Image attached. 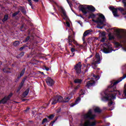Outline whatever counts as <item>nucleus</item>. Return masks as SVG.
<instances>
[{
	"mask_svg": "<svg viewBox=\"0 0 126 126\" xmlns=\"http://www.w3.org/2000/svg\"><path fill=\"white\" fill-rule=\"evenodd\" d=\"M79 8L80 10H81L82 12L84 13V14L89 13V11L94 12V11H95L96 10V9H95V7H94V6L88 5L81 6L79 7Z\"/></svg>",
	"mask_w": 126,
	"mask_h": 126,
	"instance_id": "1",
	"label": "nucleus"
},
{
	"mask_svg": "<svg viewBox=\"0 0 126 126\" xmlns=\"http://www.w3.org/2000/svg\"><path fill=\"white\" fill-rule=\"evenodd\" d=\"M100 78V77L99 76H95L94 74L91 75V77H89V79H90V81H89L87 82V87H89L90 86H93V85H94L95 84V81L96 80H98Z\"/></svg>",
	"mask_w": 126,
	"mask_h": 126,
	"instance_id": "2",
	"label": "nucleus"
},
{
	"mask_svg": "<svg viewBox=\"0 0 126 126\" xmlns=\"http://www.w3.org/2000/svg\"><path fill=\"white\" fill-rule=\"evenodd\" d=\"M98 16L96 21L93 20V21L97 23L98 26H105V17L102 14H98Z\"/></svg>",
	"mask_w": 126,
	"mask_h": 126,
	"instance_id": "3",
	"label": "nucleus"
},
{
	"mask_svg": "<svg viewBox=\"0 0 126 126\" xmlns=\"http://www.w3.org/2000/svg\"><path fill=\"white\" fill-rule=\"evenodd\" d=\"M114 92H113L111 94H108L106 93H105V96L104 97L105 100H107L108 101H112L113 99H115L116 98V94H119V95H121V94L120 93V92L119 91H112Z\"/></svg>",
	"mask_w": 126,
	"mask_h": 126,
	"instance_id": "4",
	"label": "nucleus"
},
{
	"mask_svg": "<svg viewBox=\"0 0 126 126\" xmlns=\"http://www.w3.org/2000/svg\"><path fill=\"white\" fill-rule=\"evenodd\" d=\"M85 120H95L96 115L93 114L92 111H89L88 112L84 115Z\"/></svg>",
	"mask_w": 126,
	"mask_h": 126,
	"instance_id": "5",
	"label": "nucleus"
},
{
	"mask_svg": "<svg viewBox=\"0 0 126 126\" xmlns=\"http://www.w3.org/2000/svg\"><path fill=\"white\" fill-rule=\"evenodd\" d=\"M99 62H100V55H99V54L96 53L95 55V59L92 63V66L94 68L97 67V64L99 63Z\"/></svg>",
	"mask_w": 126,
	"mask_h": 126,
	"instance_id": "6",
	"label": "nucleus"
},
{
	"mask_svg": "<svg viewBox=\"0 0 126 126\" xmlns=\"http://www.w3.org/2000/svg\"><path fill=\"white\" fill-rule=\"evenodd\" d=\"M97 125V121L94 120L93 122H90V120H87L83 124V126H95Z\"/></svg>",
	"mask_w": 126,
	"mask_h": 126,
	"instance_id": "7",
	"label": "nucleus"
},
{
	"mask_svg": "<svg viewBox=\"0 0 126 126\" xmlns=\"http://www.w3.org/2000/svg\"><path fill=\"white\" fill-rule=\"evenodd\" d=\"M71 42H73V44H74L75 45H76L77 46L79 45L78 44L76 41H75V40L74 39V37H73V36H72L71 34H69L68 36V43H69V45H71Z\"/></svg>",
	"mask_w": 126,
	"mask_h": 126,
	"instance_id": "8",
	"label": "nucleus"
},
{
	"mask_svg": "<svg viewBox=\"0 0 126 126\" xmlns=\"http://www.w3.org/2000/svg\"><path fill=\"white\" fill-rule=\"evenodd\" d=\"M75 70L77 73H80L81 71V63L79 62L76 65H75Z\"/></svg>",
	"mask_w": 126,
	"mask_h": 126,
	"instance_id": "9",
	"label": "nucleus"
},
{
	"mask_svg": "<svg viewBox=\"0 0 126 126\" xmlns=\"http://www.w3.org/2000/svg\"><path fill=\"white\" fill-rule=\"evenodd\" d=\"M46 83L48 86H52L54 84V80L51 77H48L46 79Z\"/></svg>",
	"mask_w": 126,
	"mask_h": 126,
	"instance_id": "10",
	"label": "nucleus"
},
{
	"mask_svg": "<svg viewBox=\"0 0 126 126\" xmlns=\"http://www.w3.org/2000/svg\"><path fill=\"white\" fill-rule=\"evenodd\" d=\"M114 32L117 35V36L118 38H123V36H122V35H121L120 34L121 33V32H122V30H121L120 29L114 28Z\"/></svg>",
	"mask_w": 126,
	"mask_h": 126,
	"instance_id": "11",
	"label": "nucleus"
},
{
	"mask_svg": "<svg viewBox=\"0 0 126 126\" xmlns=\"http://www.w3.org/2000/svg\"><path fill=\"white\" fill-rule=\"evenodd\" d=\"M109 8L110 9H111V10H112L113 15L115 17L119 16V15H118V9L114 8L113 7H110Z\"/></svg>",
	"mask_w": 126,
	"mask_h": 126,
	"instance_id": "12",
	"label": "nucleus"
},
{
	"mask_svg": "<svg viewBox=\"0 0 126 126\" xmlns=\"http://www.w3.org/2000/svg\"><path fill=\"white\" fill-rule=\"evenodd\" d=\"M91 32H92V30H87L84 32L83 36V41H84L85 39V37H86V36H88V35H90V34H91Z\"/></svg>",
	"mask_w": 126,
	"mask_h": 126,
	"instance_id": "13",
	"label": "nucleus"
},
{
	"mask_svg": "<svg viewBox=\"0 0 126 126\" xmlns=\"http://www.w3.org/2000/svg\"><path fill=\"white\" fill-rule=\"evenodd\" d=\"M100 36L101 38V41L105 42V40L106 39V32H103L100 33Z\"/></svg>",
	"mask_w": 126,
	"mask_h": 126,
	"instance_id": "14",
	"label": "nucleus"
},
{
	"mask_svg": "<svg viewBox=\"0 0 126 126\" xmlns=\"http://www.w3.org/2000/svg\"><path fill=\"white\" fill-rule=\"evenodd\" d=\"M119 10H120V11H121L122 13V14H123L124 15H126V8H125V9H124V8L123 7H119L118 8Z\"/></svg>",
	"mask_w": 126,
	"mask_h": 126,
	"instance_id": "15",
	"label": "nucleus"
},
{
	"mask_svg": "<svg viewBox=\"0 0 126 126\" xmlns=\"http://www.w3.org/2000/svg\"><path fill=\"white\" fill-rule=\"evenodd\" d=\"M72 98V95H70V96L68 97H66L64 99H63V103H66V102H68L70 99Z\"/></svg>",
	"mask_w": 126,
	"mask_h": 126,
	"instance_id": "16",
	"label": "nucleus"
},
{
	"mask_svg": "<svg viewBox=\"0 0 126 126\" xmlns=\"http://www.w3.org/2000/svg\"><path fill=\"white\" fill-rule=\"evenodd\" d=\"M79 101H80V97H78L77 98V99L76 100L75 103H71L70 104V107H74V106H75V105H76V104H78V102H79Z\"/></svg>",
	"mask_w": 126,
	"mask_h": 126,
	"instance_id": "17",
	"label": "nucleus"
},
{
	"mask_svg": "<svg viewBox=\"0 0 126 126\" xmlns=\"http://www.w3.org/2000/svg\"><path fill=\"white\" fill-rule=\"evenodd\" d=\"M8 100L6 98V96H5L2 99L0 100V104H5Z\"/></svg>",
	"mask_w": 126,
	"mask_h": 126,
	"instance_id": "18",
	"label": "nucleus"
},
{
	"mask_svg": "<svg viewBox=\"0 0 126 126\" xmlns=\"http://www.w3.org/2000/svg\"><path fill=\"white\" fill-rule=\"evenodd\" d=\"M56 97V99H57L58 102H63V98L62 96L58 95Z\"/></svg>",
	"mask_w": 126,
	"mask_h": 126,
	"instance_id": "19",
	"label": "nucleus"
},
{
	"mask_svg": "<svg viewBox=\"0 0 126 126\" xmlns=\"http://www.w3.org/2000/svg\"><path fill=\"white\" fill-rule=\"evenodd\" d=\"M58 99H57V97L55 96L52 100V101L51 102L52 105H55V104H57L58 103Z\"/></svg>",
	"mask_w": 126,
	"mask_h": 126,
	"instance_id": "20",
	"label": "nucleus"
},
{
	"mask_svg": "<svg viewBox=\"0 0 126 126\" xmlns=\"http://www.w3.org/2000/svg\"><path fill=\"white\" fill-rule=\"evenodd\" d=\"M23 84H24V81H22V82L21 83L19 87L18 88L17 92H18V91H19L20 89L22 88V87L23 86Z\"/></svg>",
	"mask_w": 126,
	"mask_h": 126,
	"instance_id": "21",
	"label": "nucleus"
},
{
	"mask_svg": "<svg viewBox=\"0 0 126 126\" xmlns=\"http://www.w3.org/2000/svg\"><path fill=\"white\" fill-rule=\"evenodd\" d=\"M49 104H50V101L48 102L43 103V104L42 105L43 109H45V108H47V107H48Z\"/></svg>",
	"mask_w": 126,
	"mask_h": 126,
	"instance_id": "22",
	"label": "nucleus"
},
{
	"mask_svg": "<svg viewBox=\"0 0 126 126\" xmlns=\"http://www.w3.org/2000/svg\"><path fill=\"white\" fill-rule=\"evenodd\" d=\"M19 44H20V42H19V41H15V42H14L13 45V46H14V47H17V46H18Z\"/></svg>",
	"mask_w": 126,
	"mask_h": 126,
	"instance_id": "23",
	"label": "nucleus"
},
{
	"mask_svg": "<svg viewBox=\"0 0 126 126\" xmlns=\"http://www.w3.org/2000/svg\"><path fill=\"white\" fill-rule=\"evenodd\" d=\"M29 93V90H27L23 94V95L24 97H26L28 95V94Z\"/></svg>",
	"mask_w": 126,
	"mask_h": 126,
	"instance_id": "24",
	"label": "nucleus"
},
{
	"mask_svg": "<svg viewBox=\"0 0 126 126\" xmlns=\"http://www.w3.org/2000/svg\"><path fill=\"white\" fill-rule=\"evenodd\" d=\"M81 80L79 79H76L74 80L75 83H81Z\"/></svg>",
	"mask_w": 126,
	"mask_h": 126,
	"instance_id": "25",
	"label": "nucleus"
},
{
	"mask_svg": "<svg viewBox=\"0 0 126 126\" xmlns=\"http://www.w3.org/2000/svg\"><path fill=\"white\" fill-rule=\"evenodd\" d=\"M48 118L49 119V120H53L54 118H55V115L52 114L49 115V116H47Z\"/></svg>",
	"mask_w": 126,
	"mask_h": 126,
	"instance_id": "26",
	"label": "nucleus"
},
{
	"mask_svg": "<svg viewBox=\"0 0 126 126\" xmlns=\"http://www.w3.org/2000/svg\"><path fill=\"white\" fill-rule=\"evenodd\" d=\"M61 10L62 11L63 15H64V16L66 17V13H65V11H64V9H63V8H61Z\"/></svg>",
	"mask_w": 126,
	"mask_h": 126,
	"instance_id": "27",
	"label": "nucleus"
},
{
	"mask_svg": "<svg viewBox=\"0 0 126 126\" xmlns=\"http://www.w3.org/2000/svg\"><path fill=\"white\" fill-rule=\"evenodd\" d=\"M103 52H104V53H105V54H108V53L109 52V49H107V48L104 47V48H103Z\"/></svg>",
	"mask_w": 126,
	"mask_h": 126,
	"instance_id": "28",
	"label": "nucleus"
},
{
	"mask_svg": "<svg viewBox=\"0 0 126 126\" xmlns=\"http://www.w3.org/2000/svg\"><path fill=\"white\" fill-rule=\"evenodd\" d=\"M25 71V70L24 69L22 70V71L20 74V76H18V77H21V76H23V74H24Z\"/></svg>",
	"mask_w": 126,
	"mask_h": 126,
	"instance_id": "29",
	"label": "nucleus"
},
{
	"mask_svg": "<svg viewBox=\"0 0 126 126\" xmlns=\"http://www.w3.org/2000/svg\"><path fill=\"white\" fill-rule=\"evenodd\" d=\"M94 111H100L101 110L100 107H99L98 106H94Z\"/></svg>",
	"mask_w": 126,
	"mask_h": 126,
	"instance_id": "30",
	"label": "nucleus"
},
{
	"mask_svg": "<svg viewBox=\"0 0 126 126\" xmlns=\"http://www.w3.org/2000/svg\"><path fill=\"white\" fill-rule=\"evenodd\" d=\"M12 93H10L8 96H6V98H7V100H9V99H10V98H11V97L12 96Z\"/></svg>",
	"mask_w": 126,
	"mask_h": 126,
	"instance_id": "31",
	"label": "nucleus"
},
{
	"mask_svg": "<svg viewBox=\"0 0 126 126\" xmlns=\"http://www.w3.org/2000/svg\"><path fill=\"white\" fill-rule=\"evenodd\" d=\"M7 18H8V16H7V15H5L2 20V21H6V20H7Z\"/></svg>",
	"mask_w": 126,
	"mask_h": 126,
	"instance_id": "32",
	"label": "nucleus"
},
{
	"mask_svg": "<svg viewBox=\"0 0 126 126\" xmlns=\"http://www.w3.org/2000/svg\"><path fill=\"white\" fill-rule=\"evenodd\" d=\"M48 122V119L47 118H44L43 119L42 122V124L44 125L45 123H47Z\"/></svg>",
	"mask_w": 126,
	"mask_h": 126,
	"instance_id": "33",
	"label": "nucleus"
},
{
	"mask_svg": "<svg viewBox=\"0 0 126 126\" xmlns=\"http://www.w3.org/2000/svg\"><path fill=\"white\" fill-rule=\"evenodd\" d=\"M28 0V1L29 2V4L31 6H32V9H34V7H33V6H32V3L31 2V0Z\"/></svg>",
	"mask_w": 126,
	"mask_h": 126,
	"instance_id": "34",
	"label": "nucleus"
},
{
	"mask_svg": "<svg viewBox=\"0 0 126 126\" xmlns=\"http://www.w3.org/2000/svg\"><path fill=\"white\" fill-rule=\"evenodd\" d=\"M108 36L109 38V40H112V39H114V36L111 34H109L108 35Z\"/></svg>",
	"mask_w": 126,
	"mask_h": 126,
	"instance_id": "35",
	"label": "nucleus"
},
{
	"mask_svg": "<svg viewBox=\"0 0 126 126\" xmlns=\"http://www.w3.org/2000/svg\"><path fill=\"white\" fill-rule=\"evenodd\" d=\"M80 95H84V94H85V91L84 90H81L80 92Z\"/></svg>",
	"mask_w": 126,
	"mask_h": 126,
	"instance_id": "36",
	"label": "nucleus"
},
{
	"mask_svg": "<svg viewBox=\"0 0 126 126\" xmlns=\"http://www.w3.org/2000/svg\"><path fill=\"white\" fill-rule=\"evenodd\" d=\"M57 120H58V118H57L55 120L52 121L51 123L50 124V126H51V125H54V124H55V123H56V121H57Z\"/></svg>",
	"mask_w": 126,
	"mask_h": 126,
	"instance_id": "37",
	"label": "nucleus"
},
{
	"mask_svg": "<svg viewBox=\"0 0 126 126\" xmlns=\"http://www.w3.org/2000/svg\"><path fill=\"white\" fill-rule=\"evenodd\" d=\"M19 13V11H18V12H15L13 14V16H16V15H17V14Z\"/></svg>",
	"mask_w": 126,
	"mask_h": 126,
	"instance_id": "38",
	"label": "nucleus"
},
{
	"mask_svg": "<svg viewBox=\"0 0 126 126\" xmlns=\"http://www.w3.org/2000/svg\"><path fill=\"white\" fill-rule=\"evenodd\" d=\"M19 13V11H18V12H15L13 14V16H16V15H17V14Z\"/></svg>",
	"mask_w": 126,
	"mask_h": 126,
	"instance_id": "39",
	"label": "nucleus"
},
{
	"mask_svg": "<svg viewBox=\"0 0 126 126\" xmlns=\"http://www.w3.org/2000/svg\"><path fill=\"white\" fill-rule=\"evenodd\" d=\"M112 105H114V102L112 101H110L109 103H108V106H112Z\"/></svg>",
	"mask_w": 126,
	"mask_h": 126,
	"instance_id": "40",
	"label": "nucleus"
},
{
	"mask_svg": "<svg viewBox=\"0 0 126 126\" xmlns=\"http://www.w3.org/2000/svg\"><path fill=\"white\" fill-rule=\"evenodd\" d=\"M123 3L124 6H125V7H126V1L125 0L123 1Z\"/></svg>",
	"mask_w": 126,
	"mask_h": 126,
	"instance_id": "41",
	"label": "nucleus"
},
{
	"mask_svg": "<svg viewBox=\"0 0 126 126\" xmlns=\"http://www.w3.org/2000/svg\"><path fill=\"white\" fill-rule=\"evenodd\" d=\"M115 45L116 46V47H120V46H121V44H120L119 43V42H116L115 43Z\"/></svg>",
	"mask_w": 126,
	"mask_h": 126,
	"instance_id": "42",
	"label": "nucleus"
},
{
	"mask_svg": "<svg viewBox=\"0 0 126 126\" xmlns=\"http://www.w3.org/2000/svg\"><path fill=\"white\" fill-rule=\"evenodd\" d=\"M124 93L125 96H126V85L125 86V90H124Z\"/></svg>",
	"mask_w": 126,
	"mask_h": 126,
	"instance_id": "43",
	"label": "nucleus"
},
{
	"mask_svg": "<svg viewBox=\"0 0 126 126\" xmlns=\"http://www.w3.org/2000/svg\"><path fill=\"white\" fill-rule=\"evenodd\" d=\"M94 113H98V114H100V113H102V111H94Z\"/></svg>",
	"mask_w": 126,
	"mask_h": 126,
	"instance_id": "44",
	"label": "nucleus"
},
{
	"mask_svg": "<svg viewBox=\"0 0 126 126\" xmlns=\"http://www.w3.org/2000/svg\"><path fill=\"white\" fill-rule=\"evenodd\" d=\"M66 26H67V27H69V26H70V25L69 24V23L68 22H66Z\"/></svg>",
	"mask_w": 126,
	"mask_h": 126,
	"instance_id": "45",
	"label": "nucleus"
},
{
	"mask_svg": "<svg viewBox=\"0 0 126 126\" xmlns=\"http://www.w3.org/2000/svg\"><path fill=\"white\" fill-rule=\"evenodd\" d=\"M80 87V86L79 85H78L77 87L75 88V90H77V89H78V88H79Z\"/></svg>",
	"mask_w": 126,
	"mask_h": 126,
	"instance_id": "46",
	"label": "nucleus"
},
{
	"mask_svg": "<svg viewBox=\"0 0 126 126\" xmlns=\"http://www.w3.org/2000/svg\"><path fill=\"white\" fill-rule=\"evenodd\" d=\"M74 51H75V49L74 48H71V51L73 53V52H74Z\"/></svg>",
	"mask_w": 126,
	"mask_h": 126,
	"instance_id": "47",
	"label": "nucleus"
},
{
	"mask_svg": "<svg viewBox=\"0 0 126 126\" xmlns=\"http://www.w3.org/2000/svg\"><path fill=\"white\" fill-rule=\"evenodd\" d=\"M50 0L51 2H52V1H53V2H54V3H55V4H56V5H58V4L57 3V2L54 1L53 0Z\"/></svg>",
	"mask_w": 126,
	"mask_h": 126,
	"instance_id": "48",
	"label": "nucleus"
},
{
	"mask_svg": "<svg viewBox=\"0 0 126 126\" xmlns=\"http://www.w3.org/2000/svg\"><path fill=\"white\" fill-rule=\"evenodd\" d=\"M29 39H30V37L29 36H28L26 39V41H28V40H29Z\"/></svg>",
	"mask_w": 126,
	"mask_h": 126,
	"instance_id": "49",
	"label": "nucleus"
},
{
	"mask_svg": "<svg viewBox=\"0 0 126 126\" xmlns=\"http://www.w3.org/2000/svg\"><path fill=\"white\" fill-rule=\"evenodd\" d=\"M45 69H46V70H49V68L47 67L46 66L44 67Z\"/></svg>",
	"mask_w": 126,
	"mask_h": 126,
	"instance_id": "50",
	"label": "nucleus"
},
{
	"mask_svg": "<svg viewBox=\"0 0 126 126\" xmlns=\"http://www.w3.org/2000/svg\"><path fill=\"white\" fill-rule=\"evenodd\" d=\"M3 71H4V72H8V71L5 70V69H3Z\"/></svg>",
	"mask_w": 126,
	"mask_h": 126,
	"instance_id": "51",
	"label": "nucleus"
},
{
	"mask_svg": "<svg viewBox=\"0 0 126 126\" xmlns=\"http://www.w3.org/2000/svg\"><path fill=\"white\" fill-rule=\"evenodd\" d=\"M103 110H108V108L107 107H103Z\"/></svg>",
	"mask_w": 126,
	"mask_h": 126,
	"instance_id": "52",
	"label": "nucleus"
},
{
	"mask_svg": "<svg viewBox=\"0 0 126 126\" xmlns=\"http://www.w3.org/2000/svg\"><path fill=\"white\" fill-rule=\"evenodd\" d=\"M30 110V107H27L26 111H29Z\"/></svg>",
	"mask_w": 126,
	"mask_h": 126,
	"instance_id": "53",
	"label": "nucleus"
},
{
	"mask_svg": "<svg viewBox=\"0 0 126 126\" xmlns=\"http://www.w3.org/2000/svg\"><path fill=\"white\" fill-rule=\"evenodd\" d=\"M33 1H35V2H37V1H39V0H33Z\"/></svg>",
	"mask_w": 126,
	"mask_h": 126,
	"instance_id": "54",
	"label": "nucleus"
},
{
	"mask_svg": "<svg viewBox=\"0 0 126 126\" xmlns=\"http://www.w3.org/2000/svg\"><path fill=\"white\" fill-rule=\"evenodd\" d=\"M83 44H84V46H86V45H87V43L85 41H84Z\"/></svg>",
	"mask_w": 126,
	"mask_h": 126,
	"instance_id": "55",
	"label": "nucleus"
},
{
	"mask_svg": "<svg viewBox=\"0 0 126 126\" xmlns=\"http://www.w3.org/2000/svg\"><path fill=\"white\" fill-rule=\"evenodd\" d=\"M98 28H99L100 29H102L103 28V27H97Z\"/></svg>",
	"mask_w": 126,
	"mask_h": 126,
	"instance_id": "56",
	"label": "nucleus"
},
{
	"mask_svg": "<svg viewBox=\"0 0 126 126\" xmlns=\"http://www.w3.org/2000/svg\"><path fill=\"white\" fill-rule=\"evenodd\" d=\"M32 115H35V112L34 111H32Z\"/></svg>",
	"mask_w": 126,
	"mask_h": 126,
	"instance_id": "57",
	"label": "nucleus"
},
{
	"mask_svg": "<svg viewBox=\"0 0 126 126\" xmlns=\"http://www.w3.org/2000/svg\"><path fill=\"white\" fill-rule=\"evenodd\" d=\"M22 49H23V47H21V48H20V50L21 51V50H22Z\"/></svg>",
	"mask_w": 126,
	"mask_h": 126,
	"instance_id": "58",
	"label": "nucleus"
},
{
	"mask_svg": "<svg viewBox=\"0 0 126 126\" xmlns=\"http://www.w3.org/2000/svg\"><path fill=\"white\" fill-rule=\"evenodd\" d=\"M61 110H63V109H62V108L59 109V111H60Z\"/></svg>",
	"mask_w": 126,
	"mask_h": 126,
	"instance_id": "59",
	"label": "nucleus"
},
{
	"mask_svg": "<svg viewBox=\"0 0 126 126\" xmlns=\"http://www.w3.org/2000/svg\"><path fill=\"white\" fill-rule=\"evenodd\" d=\"M60 111H57V113H60Z\"/></svg>",
	"mask_w": 126,
	"mask_h": 126,
	"instance_id": "60",
	"label": "nucleus"
},
{
	"mask_svg": "<svg viewBox=\"0 0 126 126\" xmlns=\"http://www.w3.org/2000/svg\"><path fill=\"white\" fill-rule=\"evenodd\" d=\"M91 58H92V55L91 56Z\"/></svg>",
	"mask_w": 126,
	"mask_h": 126,
	"instance_id": "61",
	"label": "nucleus"
},
{
	"mask_svg": "<svg viewBox=\"0 0 126 126\" xmlns=\"http://www.w3.org/2000/svg\"><path fill=\"white\" fill-rule=\"evenodd\" d=\"M85 62H87V60H85Z\"/></svg>",
	"mask_w": 126,
	"mask_h": 126,
	"instance_id": "62",
	"label": "nucleus"
},
{
	"mask_svg": "<svg viewBox=\"0 0 126 126\" xmlns=\"http://www.w3.org/2000/svg\"><path fill=\"white\" fill-rule=\"evenodd\" d=\"M67 1L68 2V0H67Z\"/></svg>",
	"mask_w": 126,
	"mask_h": 126,
	"instance_id": "63",
	"label": "nucleus"
},
{
	"mask_svg": "<svg viewBox=\"0 0 126 126\" xmlns=\"http://www.w3.org/2000/svg\"><path fill=\"white\" fill-rule=\"evenodd\" d=\"M41 110H44L43 109H42Z\"/></svg>",
	"mask_w": 126,
	"mask_h": 126,
	"instance_id": "64",
	"label": "nucleus"
}]
</instances>
